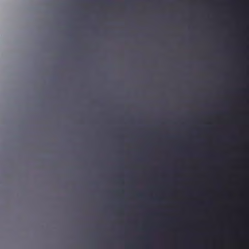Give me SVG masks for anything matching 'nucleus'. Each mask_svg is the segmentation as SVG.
I'll return each mask as SVG.
<instances>
[{
  "instance_id": "1",
  "label": "nucleus",
  "mask_w": 249,
  "mask_h": 249,
  "mask_svg": "<svg viewBox=\"0 0 249 249\" xmlns=\"http://www.w3.org/2000/svg\"><path fill=\"white\" fill-rule=\"evenodd\" d=\"M139 196H142V194H139Z\"/></svg>"
}]
</instances>
